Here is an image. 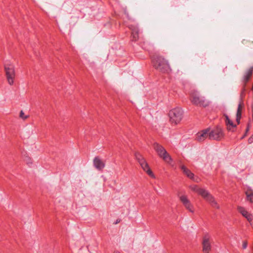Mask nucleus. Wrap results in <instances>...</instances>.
I'll return each instance as SVG.
<instances>
[{
	"mask_svg": "<svg viewBox=\"0 0 253 253\" xmlns=\"http://www.w3.org/2000/svg\"><path fill=\"white\" fill-rule=\"evenodd\" d=\"M19 117L23 120H25L29 118V116L25 115L24 112L21 110L20 112Z\"/></svg>",
	"mask_w": 253,
	"mask_h": 253,
	"instance_id": "19",
	"label": "nucleus"
},
{
	"mask_svg": "<svg viewBox=\"0 0 253 253\" xmlns=\"http://www.w3.org/2000/svg\"><path fill=\"white\" fill-rule=\"evenodd\" d=\"M192 179L196 182H198L199 181V179L198 178H195V177H194V179Z\"/></svg>",
	"mask_w": 253,
	"mask_h": 253,
	"instance_id": "25",
	"label": "nucleus"
},
{
	"mask_svg": "<svg viewBox=\"0 0 253 253\" xmlns=\"http://www.w3.org/2000/svg\"><path fill=\"white\" fill-rule=\"evenodd\" d=\"M183 111L179 107H176L170 110L169 113L170 122L174 125L178 124L182 120Z\"/></svg>",
	"mask_w": 253,
	"mask_h": 253,
	"instance_id": "3",
	"label": "nucleus"
},
{
	"mask_svg": "<svg viewBox=\"0 0 253 253\" xmlns=\"http://www.w3.org/2000/svg\"><path fill=\"white\" fill-rule=\"evenodd\" d=\"M179 199L183 204L184 207L188 210L190 212L193 213L194 208L193 206L191 203L190 200L188 199L187 197L185 195L179 196Z\"/></svg>",
	"mask_w": 253,
	"mask_h": 253,
	"instance_id": "8",
	"label": "nucleus"
},
{
	"mask_svg": "<svg viewBox=\"0 0 253 253\" xmlns=\"http://www.w3.org/2000/svg\"><path fill=\"white\" fill-rule=\"evenodd\" d=\"M139 164L140 165L141 168L143 169L145 171L147 174L151 176L152 177L154 178L155 176L154 174L153 173L152 171L150 169L148 164L146 163L145 160L139 163Z\"/></svg>",
	"mask_w": 253,
	"mask_h": 253,
	"instance_id": "12",
	"label": "nucleus"
},
{
	"mask_svg": "<svg viewBox=\"0 0 253 253\" xmlns=\"http://www.w3.org/2000/svg\"><path fill=\"white\" fill-rule=\"evenodd\" d=\"M154 149L158 153V155L167 163H170L171 158L167 153L166 149L161 145L155 143L153 145Z\"/></svg>",
	"mask_w": 253,
	"mask_h": 253,
	"instance_id": "6",
	"label": "nucleus"
},
{
	"mask_svg": "<svg viewBox=\"0 0 253 253\" xmlns=\"http://www.w3.org/2000/svg\"><path fill=\"white\" fill-rule=\"evenodd\" d=\"M4 68L7 82L9 84L12 85L15 77L14 66L10 64H5Z\"/></svg>",
	"mask_w": 253,
	"mask_h": 253,
	"instance_id": "5",
	"label": "nucleus"
},
{
	"mask_svg": "<svg viewBox=\"0 0 253 253\" xmlns=\"http://www.w3.org/2000/svg\"><path fill=\"white\" fill-rule=\"evenodd\" d=\"M246 195L247 196V199L248 201H250L251 203H253L252 197L253 196V191L251 189H248L246 191Z\"/></svg>",
	"mask_w": 253,
	"mask_h": 253,
	"instance_id": "16",
	"label": "nucleus"
},
{
	"mask_svg": "<svg viewBox=\"0 0 253 253\" xmlns=\"http://www.w3.org/2000/svg\"><path fill=\"white\" fill-rule=\"evenodd\" d=\"M93 165L98 170H101L105 167L104 163L97 157L93 159Z\"/></svg>",
	"mask_w": 253,
	"mask_h": 253,
	"instance_id": "11",
	"label": "nucleus"
},
{
	"mask_svg": "<svg viewBox=\"0 0 253 253\" xmlns=\"http://www.w3.org/2000/svg\"><path fill=\"white\" fill-rule=\"evenodd\" d=\"M135 156L139 163L145 160L144 158L138 153H135Z\"/></svg>",
	"mask_w": 253,
	"mask_h": 253,
	"instance_id": "18",
	"label": "nucleus"
},
{
	"mask_svg": "<svg viewBox=\"0 0 253 253\" xmlns=\"http://www.w3.org/2000/svg\"><path fill=\"white\" fill-rule=\"evenodd\" d=\"M153 63L155 68L162 72H168L170 70L168 61L161 56L154 55Z\"/></svg>",
	"mask_w": 253,
	"mask_h": 253,
	"instance_id": "2",
	"label": "nucleus"
},
{
	"mask_svg": "<svg viewBox=\"0 0 253 253\" xmlns=\"http://www.w3.org/2000/svg\"><path fill=\"white\" fill-rule=\"evenodd\" d=\"M190 188L193 191L198 193L206 199L213 208L219 209V206L215 200L214 197L204 189L199 187L197 185H191Z\"/></svg>",
	"mask_w": 253,
	"mask_h": 253,
	"instance_id": "1",
	"label": "nucleus"
},
{
	"mask_svg": "<svg viewBox=\"0 0 253 253\" xmlns=\"http://www.w3.org/2000/svg\"><path fill=\"white\" fill-rule=\"evenodd\" d=\"M190 99L194 104L204 107L208 106L210 104L209 101L200 97L196 91L191 92Z\"/></svg>",
	"mask_w": 253,
	"mask_h": 253,
	"instance_id": "4",
	"label": "nucleus"
},
{
	"mask_svg": "<svg viewBox=\"0 0 253 253\" xmlns=\"http://www.w3.org/2000/svg\"><path fill=\"white\" fill-rule=\"evenodd\" d=\"M247 241H244L243 242V249H246L247 247Z\"/></svg>",
	"mask_w": 253,
	"mask_h": 253,
	"instance_id": "24",
	"label": "nucleus"
},
{
	"mask_svg": "<svg viewBox=\"0 0 253 253\" xmlns=\"http://www.w3.org/2000/svg\"><path fill=\"white\" fill-rule=\"evenodd\" d=\"M252 74V70H249L244 76V80L246 82H248Z\"/></svg>",
	"mask_w": 253,
	"mask_h": 253,
	"instance_id": "17",
	"label": "nucleus"
},
{
	"mask_svg": "<svg viewBox=\"0 0 253 253\" xmlns=\"http://www.w3.org/2000/svg\"><path fill=\"white\" fill-rule=\"evenodd\" d=\"M114 253H120L118 251H115Z\"/></svg>",
	"mask_w": 253,
	"mask_h": 253,
	"instance_id": "26",
	"label": "nucleus"
},
{
	"mask_svg": "<svg viewBox=\"0 0 253 253\" xmlns=\"http://www.w3.org/2000/svg\"><path fill=\"white\" fill-rule=\"evenodd\" d=\"M203 251L204 253H209L211 250V245L210 243V238L208 235H205L203 237Z\"/></svg>",
	"mask_w": 253,
	"mask_h": 253,
	"instance_id": "9",
	"label": "nucleus"
},
{
	"mask_svg": "<svg viewBox=\"0 0 253 253\" xmlns=\"http://www.w3.org/2000/svg\"><path fill=\"white\" fill-rule=\"evenodd\" d=\"M133 39L134 40H136L138 39V32L137 31H133L132 33Z\"/></svg>",
	"mask_w": 253,
	"mask_h": 253,
	"instance_id": "20",
	"label": "nucleus"
},
{
	"mask_svg": "<svg viewBox=\"0 0 253 253\" xmlns=\"http://www.w3.org/2000/svg\"><path fill=\"white\" fill-rule=\"evenodd\" d=\"M241 115H240L236 114V120H237L238 124H239V123H240V119L241 118Z\"/></svg>",
	"mask_w": 253,
	"mask_h": 253,
	"instance_id": "23",
	"label": "nucleus"
},
{
	"mask_svg": "<svg viewBox=\"0 0 253 253\" xmlns=\"http://www.w3.org/2000/svg\"><path fill=\"white\" fill-rule=\"evenodd\" d=\"M238 210L243 216L247 218L249 221L252 220V215L249 213L244 208L242 207H238Z\"/></svg>",
	"mask_w": 253,
	"mask_h": 253,
	"instance_id": "13",
	"label": "nucleus"
},
{
	"mask_svg": "<svg viewBox=\"0 0 253 253\" xmlns=\"http://www.w3.org/2000/svg\"><path fill=\"white\" fill-rule=\"evenodd\" d=\"M24 161L27 163L28 164H32V160L30 157L28 156H26L24 159Z\"/></svg>",
	"mask_w": 253,
	"mask_h": 253,
	"instance_id": "22",
	"label": "nucleus"
},
{
	"mask_svg": "<svg viewBox=\"0 0 253 253\" xmlns=\"http://www.w3.org/2000/svg\"><path fill=\"white\" fill-rule=\"evenodd\" d=\"M210 128L204 129L196 134V139L200 142L203 141L208 136L209 137Z\"/></svg>",
	"mask_w": 253,
	"mask_h": 253,
	"instance_id": "10",
	"label": "nucleus"
},
{
	"mask_svg": "<svg viewBox=\"0 0 253 253\" xmlns=\"http://www.w3.org/2000/svg\"><path fill=\"white\" fill-rule=\"evenodd\" d=\"M225 117V123L227 126V128L228 130H232V128L236 127V125L229 119L227 116Z\"/></svg>",
	"mask_w": 253,
	"mask_h": 253,
	"instance_id": "14",
	"label": "nucleus"
},
{
	"mask_svg": "<svg viewBox=\"0 0 253 253\" xmlns=\"http://www.w3.org/2000/svg\"><path fill=\"white\" fill-rule=\"evenodd\" d=\"M181 169L183 172L190 179H194V174L191 172L190 170L187 169L185 166L181 167Z\"/></svg>",
	"mask_w": 253,
	"mask_h": 253,
	"instance_id": "15",
	"label": "nucleus"
},
{
	"mask_svg": "<svg viewBox=\"0 0 253 253\" xmlns=\"http://www.w3.org/2000/svg\"><path fill=\"white\" fill-rule=\"evenodd\" d=\"M223 135L222 129L219 127H217L215 129L209 131V138L219 140Z\"/></svg>",
	"mask_w": 253,
	"mask_h": 253,
	"instance_id": "7",
	"label": "nucleus"
},
{
	"mask_svg": "<svg viewBox=\"0 0 253 253\" xmlns=\"http://www.w3.org/2000/svg\"><path fill=\"white\" fill-rule=\"evenodd\" d=\"M242 109V106L241 104H239L237 114L241 115V111Z\"/></svg>",
	"mask_w": 253,
	"mask_h": 253,
	"instance_id": "21",
	"label": "nucleus"
}]
</instances>
